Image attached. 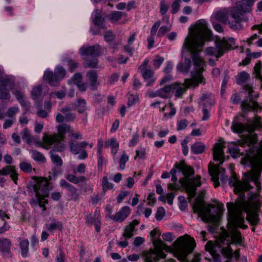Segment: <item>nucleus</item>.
Wrapping results in <instances>:
<instances>
[{"mask_svg":"<svg viewBox=\"0 0 262 262\" xmlns=\"http://www.w3.org/2000/svg\"><path fill=\"white\" fill-rule=\"evenodd\" d=\"M95 216L97 220H96L95 223L93 224L95 225V230L97 231V232H99L101 230L100 226H101V220H100V210L98 208H96L95 210Z\"/></svg>","mask_w":262,"mask_h":262,"instance_id":"obj_39","label":"nucleus"},{"mask_svg":"<svg viewBox=\"0 0 262 262\" xmlns=\"http://www.w3.org/2000/svg\"><path fill=\"white\" fill-rule=\"evenodd\" d=\"M206 148L204 144L201 142H196L191 146V152L195 155L203 154Z\"/></svg>","mask_w":262,"mask_h":262,"instance_id":"obj_29","label":"nucleus"},{"mask_svg":"<svg viewBox=\"0 0 262 262\" xmlns=\"http://www.w3.org/2000/svg\"><path fill=\"white\" fill-rule=\"evenodd\" d=\"M241 163L245 167L253 168L256 163V158L253 155L247 154L242 158Z\"/></svg>","mask_w":262,"mask_h":262,"instance_id":"obj_25","label":"nucleus"},{"mask_svg":"<svg viewBox=\"0 0 262 262\" xmlns=\"http://www.w3.org/2000/svg\"><path fill=\"white\" fill-rule=\"evenodd\" d=\"M34 183L30 186L35 192L37 199V203L43 208V211L46 210L45 204L48 203L47 200H43L45 198L48 197L49 191L53 188V186L49 181H34Z\"/></svg>","mask_w":262,"mask_h":262,"instance_id":"obj_9","label":"nucleus"},{"mask_svg":"<svg viewBox=\"0 0 262 262\" xmlns=\"http://www.w3.org/2000/svg\"><path fill=\"white\" fill-rule=\"evenodd\" d=\"M0 83L1 86L0 88H5L6 89L7 86L12 85L11 80L9 78H2L0 79Z\"/></svg>","mask_w":262,"mask_h":262,"instance_id":"obj_59","label":"nucleus"},{"mask_svg":"<svg viewBox=\"0 0 262 262\" xmlns=\"http://www.w3.org/2000/svg\"><path fill=\"white\" fill-rule=\"evenodd\" d=\"M205 250L209 252L214 262H230L232 257V249L229 245L223 247L219 243L208 241L205 245Z\"/></svg>","mask_w":262,"mask_h":262,"instance_id":"obj_6","label":"nucleus"},{"mask_svg":"<svg viewBox=\"0 0 262 262\" xmlns=\"http://www.w3.org/2000/svg\"><path fill=\"white\" fill-rule=\"evenodd\" d=\"M234 146H229L228 147V150L230 154L231 155V156L233 158L237 157V155H238L239 152V147L237 144H235V142L232 143Z\"/></svg>","mask_w":262,"mask_h":262,"instance_id":"obj_45","label":"nucleus"},{"mask_svg":"<svg viewBox=\"0 0 262 262\" xmlns=\"http://www.w3.org/2000/svg\"><path fill=\"white\" fill-rule=\"evenodd\" d=\"M89 145L86 141L80 142L71 141L69 143L70 152L73 155H78L80 153L81 148H85Z\"/></svg>","mask_w":262,"mask_h":262,"instance_id":"obj_19","label":"nucleus"},{"mask_svg":"<svg viewBox=\"0 0 262 262\" xmlns=\"http://www.w3.org/2000/svg\"><path fill=\"white\" fill-rule=\"evenodd\" d=\"M152 243L156 249H150L143 253L145 262H158L160 259L166 258V254L163 252V250L167 252L171 250V248L165 245L160 239H154Z\"/></svg>","mask_w":262,"mask_h":262,"instance_id":"obj_8","label":"nucleus"},{"mask_svg":"<svg viewBox=\"0 0 262 262\" xmlns=\"http://www.w3.org/2000/svg\"><path fill=\"white\" fill-rule=\"evenodd\" d=\"M249 181H228L229 185L234 188L235 193L243 192L252 189L253 186L250 184Z\"/></svg>","mask_w":262,"mask_h":262,"instance_id":"obj_14","label":"nucleus"},{"mask_svg":"<svg viewBox=\"0 0 262 262\" xmlns=\"http://www.w3.org/2000/svg\"><path fill=\"white\" fill-rule=\"evenodd\" d=\"M215 18L218 21L225 22L227 19V16L224 12L219 11L215 15Z\"/></svg>","mask_w":262,"mask_h":262,"instance_id":"obj_63","label":"nucleus"},{"mask_svg":"<svg viewBox=\"0 0 262 262\" xmlns=\"http://www.w3.org/2000/svg\"><path fill=\"white\" fill-rule=\"evenodd\" d=\"M55 79H56L58 83L65 77L66 71L65 69L62 66H57L55 69L54 72Z\"/></svg>","mask_w":262,"mask_h":262,"instance_id":"obj_31","label":"nucleus"},{"mask_svg":"<svg viewBox=\"0 0 262 262\" xmlns=\"http://www.w3.org/2000/svg\"><path fill=\"white\" fill-rule=\"evenodd\" d=\"M130 209L128 206H125L122 208L115 214L111 217V220L116 222H122L130 214Z\"/></svg>","mask_w":262,"mask_h":262,"instance_id":"obj_18","label":"nucleus"},{"mask_svg":"<svg viewBox=\"0 0 262 262\" xmlns=\"http://www.w3.org/2000/svg\"><path fill=\"white\" fill-rule=\"evenodd\" d=\"M194 169L185 160L176 162L169 172L164 171L161 178L165 179L171 176V180H192L190 178L194 175ZM192 180H193L192 179Z\"/></svg>","mask_w":262,"mask_h":262,"instance_id":"obj_5","label":"nucleus"},{"mask_svg":"<svg viewBox=\"0 0 262 262\" xmlns=\"http://www.w3.org/2000/svg\"><path fill=\"white\" fill-rule=\"evenodd\" d=\"M164 61V57L159 55L156 56L153 61V66L156 69H158Z\"/></svg>","mask_w":262,"mask_h":262,"instance_id":"obj_53","label":"nucleus"},{"mask_svg":"<svg viewBox=\"0 0 262 262\" xmlns=\"http://www.w3.org/2000/svg\"><path fill=\"white\" fill-rule=\"evenodd\" d=\"M205 78L201 74L197 73L192 78L186 79L185 82L189 86L196 87L200 84H205Z\"/></svg>","mask_w":262,"mask_h":262,"instance_id":"obj_20","label":"nucleus"},{"mask_svg":"<svg viewBox=\"0 0 262 262\" xmlns=\"http://www.w3.org/2000/svg\"><path fill=\"white\" fill-rule=\"evenodd\" d=\"M55 78V74L49 69H47L44 71L43 75V81L50 85L55 86L58 84Z\"/></svg>","mask_w":262,"mask_h":262,"instance_id":"obj_22","label":"nucleus"},{"mask_svg":"<svg viewBox=\"0 0 262 262\" xmlns=\"http://www.w3.org/2000/svg\"><path fill=\"white\" fill-rule=\"evenodd\" d=\"M51 221L50 224H47V229L48 231L53 232L55 230H62L63 226L61 222L55 219H51Z\"/></svg>","mask_w":262,"mask_h":262,"instance_id":"obj_28","label":"nucleus"},{"mask_svg":"<svg viewBox=\"0 0 262 262\" xmlns=\"http://www.w3.org/2000/svg\"><path fill=\"white\" fill-rule=\"evenodd\" d=\"M148 96L149 98H155L156 97H160L162 98L165 99L167 97V95L162 93V91L161 90V89H160L156 91H152L151 92H149L148 93Z\"/></svg>","mask_w":262,"mask_h":262,"instance_id":"obj_48","label":"nucleus"},{"mask_svg":"<svg viewBox=\"0 0 262 262\" xmlns=\"http://www.w3.org/2000/svg\"><path fill=\"white\" fill-rule=\"evenodd\" d=\"M42 140L45 146L44 148L49 149L52 147L50 153L62 152L66 149V145L56 135L44 134Z\"/></svg>","mask_w":262,"mask_h":262,"instance_id":"obj_12","label":"nucleus"},{"mask_svg":"<svg viewBox=\"0 0 262 262\" xmlns=\"http://www.w3.org/2000/svg\"><path fill=\"white\" fill-rule=\"evenodd\" d=\"M175 88L174 91H175V96L177 98L182 97L186 89L182 86V84L178 82H174Z\"/></svg>","mask_w":262,"mask_h":262,"instance_id":"obj_35","label":"nucleus"},{"mask_svg":"<svg viewBox=\"0 0 262 262\" xmlns=\"http://www.w3.org/2000/svg\"><path fill=\"white\" fill-rule=\"evenodd\" d=\"M123 16V12L121 11H112L107 16V18L111 21H117L121 19Z\"/></svg>","mask_w":262,"mask_h":262,"instance_id":"obj_36","label":"nucleus"},{"mask_svg":"<svg viewBox=\"0 0 262 262\" xmlns=\"http://www.w3.org/2000/svg\"><path fill=\"white\" fill-rule=\"evenodd\" d=\"M230 102L233 104H238L239 103H242L243 101H241V97L238 93L232 94L230 98Z\"/></svg>","mask_w":262,"mask_h":262,"instance_id":"obj_58","label":"nucleus"},{"mask_svg":"<svg viewBox=\"0 0 262 262\" xmlns=\"http://www.w3.org/2000/svg\"><path fill=\"white\" fill-rule=\"evenodd\" d=\"M146 148L145 147H141L140 149H137L136 150L135 159H139L140 160H144L146 159Z\"/></svg>","mask_w":262,"mask_h":262,"instance_id":"obj_43","label":"nucleus"},{"mask_svg":"<svg viewBox=\"0 0 262 262\" xmlns=\"http://www.w3.org/2000/svg\"><path fill=\"white\" fill-rule=\"evenodd\" d=\"M135 230V228L129 224L128 226H126L123 236L126 239L131 238L134 235L133 232Z\"/></svg>","mask_w":262,"mask_h":262,"instance_id":"obj_46","label":"nucleus"},{"mask_svg":"<svg viewBox=\"0 0 262 262\" xmlns=\"http://www.w3.org/2000/svg\"><path fill=\"white\" fill-rule=\"evenodd\" d=\"M250 78V74L247 72L243 71L238 73L236 77V83L238 85H242L246 83Z\"/></svg>","mask_w":262,"mask_h":262,"instance_id":"obj_30","label":"nucleus"},{"mask_svg":"<svg viewBox=\"0 0 262 262\" xmlns=\"http://www.w3.org/2000/svg\"><path fill=\"white\" fill-rule=\"evenodd\" d=\"M21 256L23 258L29 256V242L28 239L19 237L18 239Z\"/></svg>","mask_w":262,"mask_h":262,"instance_id":"obj_21","label":"nucleus"},{"mask_svg":"<svg viewBox=\"0 0 262 262\" xmlns=\"http://www.w3.org/2000/svg\"><path fill=\"white\" fill-rule=\"evenodd\" d=\"M110 145H111V154L114 156L119 150V143L115 138H112Z\"/></svg>","mask_w":262,"mask_h":262,"instance_id":"obj_38","label":"nucleus"},{"mask_svg":"<svg viewBox=\"0 0 262 262\" xmlns=\"http://www.w3.org/2000/svg\"><path fill=\"white\" fill-rule=\"evenodd\" d=\"M21 134L22 136L23 140L24 142H26L27 144L30 145L34 139V136H32L30 135L29 130L27 127L23 129Z\"/></svg>","mask_w":262,"mask_h":262,"instance_id":"obj_34","label":"nucleus"},{"mask_svg":"<svg viewBox=\"0 0 262 262\" xmlns=\"http://www.w3.org/2000/svg\"><path fill=\"white\" fill-rule=\"evenodd\" d=\"M142 76L145 80H146L152 77L154 75V72L150 69H145L144 70H141Z\"/></svg>","mask_w":262,"mask_h":262,"instance_id":"obj_61","label":"nucleus"},{"mask_svg":"<svg viewBox=\"0 0 262 262\" xmlns=\"http://www.w3.org/2000/svg\"><path fill=\"white\" fill-rule=\"evenodd\" d=\"M189 53L191 54V58L193 63L195 66H200L202 62L201 57L200 55V51L192 50Z\"/></svg>","mask_w":262,"mask_h":262,"instance_id":"obj_32","label":"nucleus"},{"mask_svg":"<svg viewBox=\"0 0 262 262\" xmlns=\"http://www.w3.org/2000/svg\"><path fill=\"white\" fill-rule=\"evenodd\" d=\"M42 92V88L41 85H39L37 86L34 87L31 91V95L33 100H37Z\"/></svg>","mask_w":262,"mask_h":262,"instance_id":"obj_40","label":"nucleus"},{"mask_svg":"<svg viewBox=\"0 0 262 262\" xmlns=\"http://www.w3.org/2000/svg\"><path fill=\"white\" fill-rule=\"evenodd\" d=\"M91 17L94 25L99 29L104 28V23L105 21V17L102 11L99 9H95L92 14Z\"/></svg>","mask_w":262,"mask_h":262,"instance_id":"obj_16","label":"nucleus"},{"mask_svg":"<svg viewBox=\"0 0 262 262\" xmlns=\"http://www.w3.org/2000/svg\"><path fill=\"white\" fill-rule=\"evenodd\" d=\"M11 95L8 90L5 88H0V99L2 101L10 100Z\"/></svg>","mask_w":262,"mask_h":262,"instance_id":"obj_47","label":"nucleus"},{"mask_svg":"<svg viewBox=\"0 0 262 262\" xmlns=\"http://www.w3.org/2000/svg\"><path fill=\"white\" fill-rule=\"evenodd\" d=\"M174 86V83H171L170 84L165 85L164 87L161 88V90L162 91V93L164 94V93H165V94L166 95V94H168L170 92L174 91V90L175 89Z\"/></svg>","mask_w":262,"mask_h":262,"instance_id":"obj_60","label":"nucleus"},{"mask_svg":"<svg viewBox=\"0 0 262 262\" xmlns=\"http://www.w3.org/2000/svg\"><path fill=\"white\" fill-rule=\"evenodd\" d=\"M21 170L25 172H30L32 170V166L30 164L25 162H21L19 165Z\"/></svg>","mask_w":262,"mask_h":262,"instance_id":"obj_56","label":"nucleus"},{"mask_svg":"<svg viewBox=\"0 0 262 262\" xmlns=\"http://www.w3.org/2000/svg\"><path fill=\"white\" fill-rule=\"evenodd\" d=\"M160 13L162 15H164L167 12L169 6L165 4V0H162L160 4Z\"/></svg>","mask_w":262,"mask_h":262,"instance_id":"obj_57","label":"nucleus"},{"mask_svg":"<svg viewBox=\"0 0 262 262\" xmlns=\"http://www.w3.org/2000/svg\"><path fill=\"white\" fill-rule=\"evenodd\" d=\"M86 77L90 81V86L92 90L96 89L97 85L99 84L97 81L98 76L96 71L94 70L89 71L86 73Z\"/></svg>","mask_w":262,"mask_h":262,"instance_id":"obj_24","label":"nucleus"},{"mask_svg":"<svg viewBox=\"0 0 262 262\" xmlns=\"http://www.w3.org/2000/svg\"><path fill=\"white\" fill-rule=\"evenodd\" d=\"M12 243L7 238H0V252L3 254L10 255Z\"/></svg>","mask_w":262,"mask_h":262,"instance_id":"obj_23","label":"nucleus"},{"mask_svg":"<svg viewBox=\"0 0 262 262\" xmlns=\"http://www.w3.org/2000/svg\"><path fill=\"white\" fill-rule=\"evenodd\" d=\"M206 192L203 191L199 193L192 204L193 212L198 213L199 217L205 222H214L217 221L222 215L224 211V204L220 203L216 200H212L217 205L216 208L212 204H206L204 200Z\"/></svg>","mask_w":262,"mask_h":262,"instance_id":"obj_2","label":"nucleus"},{"mask_svg":"<svg viewBox=\"0 0 262 262\" xmlns=\"http://www.w3.org/2000/svg\"><path fill=\"white\" fill-rule=\"evenodd\" d=\"M260 207L259 196L254 194L248 201L242 199L236 201L235 203H227V208L229 213V218L231 222L239 228L245 229L248 226L244 224V218L243 212L247 213V220L252 225H256L259 222V218L256 212Z\"/></svg>","mask_w":262,"mask_h":262,"instance_id":"obj_1","label":"nucleus"},{"mask_svg":"<svg viewBox=\"0 0 262 262\" xmlns=\"http://www.w3.org/2000/svg\"><path fill=\"white\" fill-rule=\"evenodd\" d=\"M242 113L236 116L232 121L231 129L235 134H242L245 132V125L242 122L245 120L246 116L250 112L257 113L258 110H262L258 102L253 99L252 95L249 94L248 97L243 100L241 104Z\"/></svg>","mask_w":262,"mask_h":262,"instance_id":"obj_4","label":"nucleus"},{"mask_svg":"<svg viewBox=\"0 0 262 262\" xmlns=\"http://www.w3.org/2000/svg\"><path fill=\"white\" fill-rule=\"evenodd\" d=\"M128 160H129L128 156L125 152H124V153L122 154V155L121 157L120 160H119V169L120 170H123L125 168L126 163L127 162Z\"/></svg>","mask_w":262,"mask_h":262,"instance_id":"obj_50","label":"nucleus"},{"mask_svg":"<svg viewBox=\"0 0 262 262\" xmlns=\"http://www.w3.org/2000/svg\"><path fill=\"white\" fill-rule=\"evenodd\" d=\"M181 0H175L171 5V13L176 14L179 10L180 8V3Z\"/></svg>","mask_w":262,"mask_h":262,"instance_id":"obj_55","label":"nucleus"},{"mask_svg":"<svg viewBox=\"0 0 262 262\" xmlns=\"http://www.w3.org/2000/svg\"><path fill=\"white\" fill-rule=\"evenodd\" d=\"M191 67V60L188 57H185L183 63H179L177 65L178 70L183 73H188Z\"/></svg>","mask_w":262,"mask_h":262,"instance_id":"obj_26","label":"nucleus"},{"mask_svg":"<svg viewBox=\"0 0 262 262\" xmlns=\"http://www.w3.org/2000/svg\"><path fill=\"white\" fill-rule=\"evenodd\" d=\"M101 48L99 45L81 47L79 53L82 56L91 55L92 57H98L100 55Z\"/></svg>","mask_w":262,"mask_h":262,"instance_id":"obj_15","label":"nucleus"},{"mask_svg":"<svg viewBox=\"0 0 262 262\" xmlns=\"http://www.w3.org/2000/svg\"><path fill=\"white\" fill-rule=\"evenodd\" d=\"M188 122L186 119H182L177 123V130H181L185 129L188 125Z\"/></svg>","mask_w":262,"mask_h":262,"instance_id":"obj_64","label":"nucleus"},{"mask_svg":"<svg viewBox=\"0 0 262 262\" xmlns=\"http://www.w3.org/2000/svg\"><path fill=\"white\" fill-rule=\"evenodd\" d=\"M10 228L8 223L6 221L5 219H0V234L5 233L9 230Z\"/></svg>","mask_w":262,"mask_h":262,"instance_id":"obj_49","label":"nucleus"},{"mask_svg":"<svg viewBox=\"0 0 262 262\" xmlns=\"http://www.w3.org/2000/svg\"><path fill=\"white\" fill-rule=\"evenodd\" d=\"M52 162L56 166H61L62 164V160L61 157L56 153H50Z\"/></svg>","mask_w":262,"mask_h":262,"instance_id":"obj_41","label":"nucleus"},{"mask_svg":"<svg viewBox=\"0 0 262 262\" xmlns=\"http://www.w3.org/2000/svg\"><path fill=\"white\" fill-rule=\"evenodd\" d=\"M75 105L79 113H83L86 110V101L83 99H78Z\"/></svg>","mask_w":262,"mask_h":262,"instance_id":"obj_37","label":"nucleus"},{"mask_svg":"<svg viewBox=\"0 0 262 262\" xmlns=\"http://www.w3.org/2000/svg\"><path fill=\"white\" fill-rule=\"evenodd\" d=\"M139 101V97L138 94H130L127 100V106L128 107H132L136 104V103Z\"/></svg>","mask_w":262,"mask_h":262,"instance_id":"obj_44","label":"nucleus"},{"mask_svg":"<svg viewBox=\"0 0 262 262\" xmlns=\"http://www.w3.org/2000/svg\"><path fill=\"white\" fill-rule=\"evenodd\" d=\"M32 158L36 161L43 162L46 161V158L40 152L34 150L32 151Z\"/></svg>","mask_w":262,"mask_h":262,"instance_id":"obj_42","label":"nucleus"},{"mask_svg":"<svg viewBox=\"0 0 262 262\" xmlns=\"http://www.w3.org/2000/svg\"><path fill=\"white\" fill-rule=\"evenodd\" d=\"M204 35L199 34L196 36H187L183 45L182 49V56H185L192 50L199 51L200 48L204 47L205 43Z\"/></svg>","mask_w":262,"mask_h":262,"instance_id":"obj_11","label":"nucleus"},{"mask_svg":"<svg viewBox=\"0 0 262 262\" xmlns=\"http://www.w3.org/2000/svg\"><path fill=\"white\" fill-rule=\"evenodd\" d=\"M225 142L223 143H215L213 150V157L214 161L219 162V164H215L210 162L208 165V172L211 176L210 180H240L236 178V174L233 172L231 167V172L233 177L228 178L226 174V169L221 167L225 161V154L224 147H225Z\"/></svg>","mask_w":262,"mask_h":262,"instance_id":"obj_3","label":"nucleus"},{"mask_svg":"<svg viewBox=\"0 0 262 262\" xmlns=\"http://www.w3.org/2000/svg\"><path fill=\"white\" fill-rule=\"evenodd\" d=\"M201 185V181H174L168 184V188L172 190L185 191L188 194V199L193 198L196 194L197 187Z\"/></svg>","mask_w":262,"mask_h":262,"instance_id":"obj_10","label":"nucleus"},{"mask_svg":"<svg viewBox=\"0 0 262 262\" xmlns=\"http://www.w3.org/2000/svg\"><path fill=\"white\" fill-rule=\"evenodd\" d=\"M82 79V76L80 73L77 72L74 74L72 77V80L74 84H77L79 83H81Z\"/></svg>","mask_w":262,"mask_h":262,"instance_id":"obj_62","label":"nucleus"},{"mask_svg":"<svg viewBox=\"0 0 262 262\" xmlns=\"http://www.w3.org/2000/svg\"><path fill=\"white\" fill-rule=\"evenodd\" d=\"M173 68V62L171 61H167L165 63V67L163 69V72L166 74H170L172 72Z\"/></svg>","mask_w":262,"mask_h":262,"instance_id":"obj_54","label":"nucleus"},{"mask_svg":"<svg viewBox=\"0 0 262 262\" xmlns=\"http://www.w3.org/2000/svg\"><path fill=\"white\" fill-rule=\"evenodd\" d=\"M115 35L111 31H107L104 35V40L107 43L115 40Z\"/></svg>","mask_w":262,"mask_h":262,"instance_id":"obj_51","label":"nucleus"},{"mask_svg":"<svg viewBox=\"0 0 262 262\" xmlns=\"http://www.w3.org/2000/svg\"><path fill=\"white\" fill-rule=\"evenodd\" d=\"M178 241L179 245L176 248L177 254L179 257L185 258L192 252L195 246V241L191 237L185 238L182 236L178 238Z\"/></svg>","mask_w":262,"mask_h":262,"instance_id":"obj_13","label":"nucleus"},{"mask_svg":"<svg viewBox=\"0 0 262 262\" xmlns=\"http://www.w3.org/2000/svg\"><path fill=\"white\" fill-rule=\"evenodd\" d=\"M228 220L231 226L230 234L232 242L235 244H240L242 242V235L240 232L237 230V228H239V227L234 225L229 219V216H228Z\"/></svg>","mask_w":262,"mask_h":262,"instance_id":"obj_17","label":"nucleus"},{"mask_svg":"<svg viewBox=\"0 0 262 262\" xmlns=\"http://www.w3.org/2000/svg\"><path fill=\"white\" fill-rule=\"evenodd\" d=\"M139 140V134L138 132L134 133L132 136V139L129 141L128 146L134 147L137 144Z\"/></svg>","mask_w":262,"mask_h":262,"instance_id":"obj_52","label":"nucleus"},{"mask_svg":"<svg viewBox=\"0 0 262 262\" xmlns=\"http://www.w3.org/2000/svg\"><path fill=\"white\" fill-rule=\"evenodd\" d=\"M235 40L233 37H224L222 40L215 41V47H208L205 50L207 55L215 56L217 60L224 55L226 51L235 49L233 46Z\"/></svg>","mask_w":262,"mask_h":262,"instance_id":"obj_7","label":"nucleus"},{"mask_svg":"<svg viewBox=\"0 0 262 262\" xmlns=\"http://www.w3.org/2000/svg\"><path fill=\"white\" fill-rule=\"evenodd\" d=\"M231 16L234 19L235 25L231 24L232 28H237V25H240L243 19L242 16L243 14L239 12L236 8H233L230 11Z\"/></svg>","mask_w":262,"mask_h":262,"instance_id":"obj_27","label":"nucleus"},{"mask_svg":"<svg viewBox=\"0 0 262 262\" xmlns=\"http://www.w3.org/2000/svg\"><path fill=\"white\" fill-rule=\"evenodd\" d=\"M57 130L59 134L64 136L67 133L72 132L71 127L66 123H61L57 126Z\"/></svg>","mask_w":262,"mask_h":262,"instance_id":"obj_33","label":"nucleus"}]
</instances>
